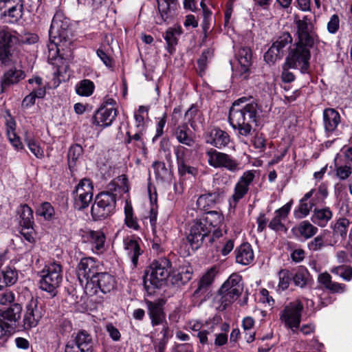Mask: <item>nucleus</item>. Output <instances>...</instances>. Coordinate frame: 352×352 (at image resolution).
I'll return each mask as SVG.
<instances>
[{
    "label": "nucleus",
    "instance_id": "nucleus-32",
    "mask_svg": "<svg viewBox=\"0 0 352 352\" xmlns=\"http://www.w3.org/2000/svg\"><path fill=\"white\" fill-rule=\"evenodd\" d=\"M318 282L331 293H343L346 285L342 283L333 282L331 275L327 272L321 273L318 277Z\"/></svg>",
    "mask_w": 352,
    "mask_h": 352
},
{
    "label": "nucleus",
    "instance_id": "nucleus-24",
    "mask_svg": "<svg viewBox=\"0 0 352 352\" xmlns=\"http://www.w3.org/2000/svg\"><path fill=\"white\" fill-rule=\"evenodd\" d=\"M21 311L22 307L21 305L13 303L6 309H0V315L10 329H12L16 327V322L21 318Z\"/></svg>",
    "mask_w": 352,
    "mask_h": 352
},
{
    "label": "nucleus",
    "instance_id": "nucleus-34",
    "mask_svg": "<svg viewBox=\"0 0 352 352\" xmlns=\"http://www.w3.org/2000/svg\"><path fill=\"white\" fill-rule=\"evenodd\" d=\"M146 304L152 325L156 326L162 324L164 320V314L160 305L149 300H147Z\"/></svg>",
    "mask_w": 352,
    "mask_h": 352
},
{
    "label": "nucleus",
    "instance_id": "nucleus-58",
    "mask_svg": "<svg viewBox=\"0 0 352 352\" xmlns=\"http://www.w3.org/2000/svg\"><path fill=\"white\" fill-rule=\"evenodd\" d=\"M327 245H330L329 242L326 243L324 242V235L320 234L315 237L308 243V248L310 250L316 252L320 250Z\"/></svg>",
    "mask_w": 352,
    "mask_h": 352
},
{
    "label": "nucleus",
    "instance_id": "nucleus-23",
    "mask_svg": "<svg viewBox=\"0 0 352 352\" xmlns=\"http://www.w3.org/2000/svg\"><path fill=\"white\" fill-rule=\"evenodd\" d=\"M85 238L94 252L101 254L105 250L106 236L102 231L90 230L87 232Z\"/></svg>",
    "mask_w": 352,
    "mask_h": 352
},
{
    "label": "nucleus",
    "instance_id": "nucleus-31",
    "mask_svg": "<svg viewBox=\"0 0 352 352\" xmlns=\"http://www.w3.org/2000/svg\"><path fill=\"white\" fill-rule=\"evenodd\" d=\"M173 135L178 142L182 144L192 146L195 143V139L186 124L178 126L175 129Z\"/></svg>",
    "mask_w": 352,
    "mask_h": 352
},
{
    "label": "nucleus",
    "instance_id": "nucleus-10",
    "mask_svg": "<svg viewBox=\"0 0 352 352\" xmlns=\"http://www.w3.org/2000/svg\"><path fill=\"white\" fill-rule=\"evenodd\" d=\"M302 310V303L296 300L284 307L280 314V319L286 327L295 331L300 326Z\"/></svg>",
    "mask_w": 352,
    "mask_h": 352
},
{
    "label": "nucleus",
    "instance_id": "nucleus-41",
    "mask_svg": "<svg viewBox=\"0 0 352 352\" xmlns=\"http://www.w3.org/2000/svg\"><path fill=\"white\" fill-rule=\"evenodd\" d=\"M192 270L191 267L188 268H180L177 274H174L172 276L173 284L177 285V286L184 285L187 283L192 278Z\"/></svg>",
    "mask_w": 352,
    "mask_h": 352
},
{
    "label": "nucleus",
    "instance_id": "nucleus-39",
    "mask_svg": "<svg viewBox=\"0 0 352 352\" xmlns=\"http://www.w3.org/2000/svg\"><path fill=\"white\" fill-rule=\"evenodd\" d=\"M211 232L213 228L219 226L223 221V216L218 212L210 210L200 217Z\"/></svg>",
    "mask_w": 352,
    "mask_h": 352
},
{
    "label": "nucleus",
    "instance_id": "nucleus-54",
    "mask_svg": "<svg viewBox=\"0 0 352 352\" xmlns=\"http://www.w3.org/2000/svg\"><path fill=\"white\" fill-rule=\"evenodd\" d=\"M331 272L342 277L345 280H350L352 277V268L350 266L340 265L331 269Z\"/></svg>",
    "mask_w": 352,
    "mask_h": 352
},
{
    "label": "nucleus",
    "instance_id": "nucleus-18",
    "mask_svg": "<svg viewBox=\"0 0 352 352\" xmlns=\"http://www.w3.org/2000/svg\"><path fill=\"white\" fill-rule=\"evenodd\" d=\"M204 138L206 144L217 148L226 147L230 141L228 133L218 127H214L206 131Z\"/></svg>",
    "mask_w": 352,
    "mask_h": 352
},
{
    "label": "nucleus",
    "instance_id": "nucleus-49",
    "mask_svg": "<svg viewBox=\"0 0 352 352\" xmlns=\"http://www.w3.org/2000/svg\"><path fill=\"white\" fill-rule=\"evenodd\" d=\"M20 217L21 220L20 224L21 226H30L33 225V211L27 204L21 206Z\"/></svg>",
    "mask_w": 352,
    "mask_h": 352
},
{
    "label": "nucleus",
    "instance_id": "nucleus-35",
    "mask_svg": "<svg viewBox=\"0 0 352 352\" xmlns=\"http://www.w3.org/2000/svg\"><path fill=\"white\" fill-rule=\"evenodd\" d=\"M182 34V30L179 26L169 28L165 32L164 38L167 44V50L170 54H173L175 52V46L177 45L178 38Z\"/></svg>",
    "mask_w": 352,
    "mask_h": 352
},
{
    "label": "nucleus",
    "instance_id": "nucleus-40",
    "mask_svg": "<svg viewBox=\"0 0 352 352\" xmlns=\"http://www.w3.org/2000/svg\"><path fill=\"white\" fill-rule=\"evenodd\" d=\"M75 89L78 95L89 97L93 94L95 89V85L91 80L89 79H83L76 84Z\"/></svg>",
    "mask_w": 352,
    "mask_h": 352
},
{
    "label": "nucleus",
    "instance_id": "nucleus-29",
    "mask_svg": "<svg viewBox=\"0 0 352 352\" xmlns=\"http://www.w3.org/2000/svg\"><path fill=\"white\" fill-rule=\"evenodd\" d=\"M162 21L171 18L179 6L177 0H157Z\"/></svg>",
    "mask_w": 352,
    "mask_h": 352
},
{
    "label": "nucleus",
    "instance_id": "nucleus-62",
    "mask_svg": "<svg viewBox=\"0 0 352 352\" xmlns=\"http://www.w3.org/2000/svg\"><path fill=\"white\" fill-rule=\"evenodd\" d=\"M352 173L349 166H340L336 168V175L341 180H345L349 177Z\"/></svg>",
    "mask_w": 352,
    "mask_h": 352
},
{
    "label": "nucleus",
    "instance_id": "nucleus-14",
    "mask_svg": "<svg viewBox=\"0 0 352 352\" xmlns=\"http://www.w3.org/2000/svg\"><path fill=\"white\" fill-rule=\"evenodd\" d=\"M100 272H98V265L97 261L91 257L82 258L78 265L77 276L79 282L84 287Z\"/></svg>",
    "mask_w": 352,
    "mask_h": 352
},
{
    "label": "nucleus",
    "instance_id": "nucleus-20",
    "mask_svg": "<svg viewBox=\"0 0 352 352\" xmlns=\"http://www.w3.org/2000/svg\"><path fill=\"white\" fill-rule=\"evenodd\" d=\"M117 116L115 107L102 106L94 114L93 124L101 127H107L111 124Z\"/></svg>",
    "mask_w": 352,
    "mask_h": 352
},
{
    "label": "nucleus",
    "instance_id": "nucleus-33",
    "mask_svg": "<svg viewBox=\"0 0 352 352\" xmlns=\"http://www.w3.org/2000/svg\"><path fill=\"white\" fill-rule=\"evenodd\" d=\"M332 217L333 212L328 207L315 208L311 219L314 223L323 228L327 226Z\"/></svg>",
    "mask_w": 352,
    "mask_h": 352
},
{
    "label": "nucleus",
    "instance_id": "nucleus-28",
    "mask_svg": "<svg viewBox=\"0 0 352 352\" xmlns=\"http://www.w3.org/2000/svg\"><path fill=\"white\" fill-rule=\"evenodd\" d=\"M314 190L311 189L305 194L304 197L300 200L298 210L294 212V215L296 218L302 219L307 217L315 206L316 203L314 199H311L309 202L307 203V201L314 195Z\"/></svg>",
    "mask_w": 352,
    "mask_h": 352
},
{
    "label": "nucleus",
    "instance_id": "nucleus-6",
    "mask_svg": "<svg viewBox=\"0 0 352 352\" xmlns=\"http://www.w3.org/2000/svg\"><path fill=\"white\" fill-rule=\"evenodd\" d=\"M62 281V266L56 262L50 263L46 265L41 272L39 287L50 293L52 296H55Z\"/></svg>",
    "mask_w": 352,
    "mask_h": 352
},
{
    "label": "nucleus",
    "instance_id": "nucleus-19",
    "mask_svg": "<svg viewBox=\"0 0 352 352\" xmlns=\"http://www.w3.org/2000/svg\"><path fill=\"white\" fill-rule=\"evenodd\" d=\"M225 194L226 190L223 188H217L211 192L200 195L197 199V205L200 209L207 210L219 204Z\"/></svg>",
    "mask_w": 352,
    "mask_h": 352
},
{
    "label": "nucleus",
    "instance_id": "nucleus-42",
    "mask_svg": "<svg viewBox=\"0 0 352 352\" xmlns=\"http://www.w3.org/2000/svg\"><path fill=\"white\" fill-rule=\"evenodd\" d=\"M36 214L46 221H52L55 218V210L50 202L45 201L38 207Z\"/></svg>",
    "mask_w": 352,
    "mask_h": 352
},
{
    "label": "nucleus",
    "instance_id": "nucleus-12",
    "mask_svg": "<svg viewBox=\"0 0 352 352\" xmlns=\"http://www.w3.org/2000/svg\"><path fill=\"white\" fill-rule=\"evenodd\" d=\"M293 38L290 33L285 32L279 35L272 46L265 53L264 60L268 64H274L284 55L285 48L291 45Z\"/></svg>",
    "mask_w": 352,
    "mask_h": 352
},
{
    "label": "nucleus",
    "instance_id": "nucleus-17",
    "mask_svg": "<svg viewBox=\"0 0 352 352\" xmlns=\"http://www.w3.org/2000/svg\"><path fill=\"white\" fill-rule=\"evenodd\" d=\"M26 310L23 316V327L30 329L36 327L43 316L42 307L38 306L37 298H32L26 305Z\"/></svg>",
    "mask_w": 352,
    "mask_h": 352
},
{
    "label": "nucleus",
    "instance_id": "nucleus-37",
    "mask_svg": "<svg viewBox=\"0 0 352 352\" xmlns=\"http://www.w3.org/2000/svg\"><path fill=\"white\" fill-rule=\"evenodd\" d=\"M25 72L21 69H10L6 72L1 80V85L3 88L10 86L11 85L19 82L21 79L25 78Z\"/></svg>",
    "mask_w": 352,
    "mask_h": 352
},
{
    "label": "nucleus",
    "instance_id": "nucleus-7",
    "mask_svg": "<svg viewBox=\"0 0 352 352\" xmlns=\"http://www.w3.org/2000/svg\"><path fill=\"white\" fill-rule=\"evenodd\" d=\"M116 195L109 192L98 193L91 206V214L94 221L102 220L111 216L115 212Z\"/></svg>",
    "mask_w": 352,
    "mask_h": 352
},
{
    "label": "nucleus",
    "instance_id": "nucleus-61",
    "mask_svg": "<svg viewBox=\"0 0 352 352\" xmlns=\"http://www.w3.org/2000/svg\"><path fill=\"white\" fill-rule=\"evenodd\" d=\"M213 327H210L208 329H204L202 331H199L197 333V337L199 340V342L202 344H209V338L212 337V333L213 332Z\"/></svg>",
    "mask_w": 352,
    "mask_h": 352
},
{
    "label": "nucleus",
    "instance_id": "nucleus-38",
    "mask_svg": "<svg viewBox=\"0 0 352 352\" xmlns=\"http://www.w3.org/2000/svg\"><path fill=\"white\" fill-rule=\"evenodd\" d=\"M239 63L241 67V73L246 74L252 65V52L249 47H241L236 54Z\"/></svg>",
    "mask_w": 352,
    "mask_h": 352
},
{
    "label": "nucleus",
    "instance_id": "nucleus-56",
    "mask_svg": "<svg viewBox=\"0 0 352 352\" xmlns=\"http://www.w3.org/2000/svg\"><path fill=\"white\" fill-rule=\"evenodd\" d=\"M213 52H214L212 49H206L203 51L199 58L197 60L198 69L200 74L205 72L208 63V60L212 57Z\"/></svg>",
    "mask_w": 352,
    "mask_h": 352
},
{
    "label": "nucleus",
    "instance_id": "nucleus-4",
    "mask_svg": "<svg viewBox=\"0 0 352 352\" xmlns=\"http://www.w3.org/2000/svg\"><path fill=\"white\" fill-rule=\"evenodd\" d=\"M243 291L242 277L236 274H232L220 287L216 296V300L219 304L218 309L223 311L234 302Z\"/></svg>",
    "mask_w": 352,
    "mask_h": 352
},
{
    "label": "nucleus",
    "instance_id": "nucleus-1",
    "mask_svg": "<svg viewBox=\"0 0 352 352\" xmlns=\"http://www.w3.org/2000/svg\"><path fill=\"white\" fill-rule=\"evenodd\" d=\"M38 40L36 34L28 33L21 35L8 26H0V63L23 69L32 68V64L21 47L25 44L36 43Z\"/></svg>",
    "mask_w": 352,
    "mask_h": 352
},
{
    "label": "nucleus",
    "instance_id": "nucleus-43",
    "mask_svg": "<svg viewBox=\"0 0 352 352\" xmlns=\"http://www.w3.org/2000/svg\"><path fill=\"white\" fill-rule=\"evenodd\" d=\"M177 167L190 162V151L183 146L178 145L174 147Z\"/></svg>",
    "mask_w": 352,
    "mask_h": 352
},
{
    "label": "nucleus",
    "instance_id": "nucleus-47",
    "mask_svg": "<svg viewBox=\"0 0 352 352\" xmlns=\"http://www.w3.org/2000/svg\"><path fill=\"white\" fill-rule=\"evenodd\" d=\"M25 142L30 150V151L37 157L42 158L44 157V151L40 146L37 140L33 137L26 135Z\"/></svg>",
    "mask_w": 352,
    "mask_h": 352
},
{
    "label": "nucleus",
    "instance_id": "nucleus-51",
    "mask_svg": "<svg viewBox=\"0 0 352 352\" xmlns=\"http://www.w3.org/2000/svg\"><path fill=\"white\" fill-rule=\"evenodd\" d=\"M143 135H144V130H140L138 129V131H137L135 133L132 135L130 131L126 132V139L125 140V144H129L132 142L134 143V145L135 146H138L139 148L143 147L145 145L144 139H143Z\"/></svg>",
    "mask_w": 352,
    "mask_h": 352
},
{
    "label": "nucleus",
    "instance_id": "nucleus-63",
    "mask_svg": "<svg viewBox=\"0 0 352 352\" xmlns=\"http://www.w3.org/2000/svg\"><path fill=\"white\" fill-rule=\"evenodd\" d=\"M340 27V19L337 14H333L327 23V30L331 34L337 32Z\"/></svg>",
    "mask_w": 352,
    "mask_h": 352
},
{
    "label": "nucleus",
    "instance_id": "nucleus-48",
    "mask_svg": "<svg viewBox=\"0 0 352 352\" xmlns=\"http://www.w3.org/2000/svg\"><path fill=\"white\" fill-rule=\"evenodd\" d=\"M82 147L79 144H74L70 146L67 154L68 166L70 169L75 166L76 162L82 155Z\"/></svg>",
    "mask_w": 352,
    "mask_h": 352
},
{
    "label": "nucleus",
    "instance_id": "nucleus-8",
    "mask_svg": "<svg viewBox=\"0 0 352 352\" xmlns=\"http://www.w3.org/2000/svg\"><path fill=\"white\" fill-rule=\"evenodd\" d=\"M208 164L214 168H225L231 173L241 170L240 163L232 155L217 151L214 148L206 151Z\"/></svg>",
    "mask_w": 352,
    "mask_h": 352
},
{
    "label": "nucleus",
    "instance_id": "nucleus-21",
    "mask_svg": "<svg viewBox=\"0 0 352 352\" xmlns=\"http://www.w3.org/2000/svg\"><path fill=\"white\" fill-rule=\"evenodd\" d=\"M351 223V221L346 217H340L335 223H331V228L333 230V239L329 241L331 245H335L338 242L341 243L345 240L348 228Z\"/></svg>",
    "mask_w": 352,
    "mask_h": 352
},
{
    "label": "nucleus",
    "instance_id": "nucleus-52",
    "mask_svg": "<svg viewBox=\"0 0 352 352\" xmlns=\"http://www.w3.org/2000/svg\"><path fill=\"white\" fill-rule=\"evenodd\" d=\"M185 118L188 120L190 126L195 129L197 122H201V113L198 109L192 105L185 113Z\"/></svg>",
    "mask_w": 352,
    "mask_h": 352
},
{
    "label": "nucleus",
    "instance_id": "nucleus-64",
    "mask_svg": "<svg viewBox=\"0 0 352 352\" xmlns=\"http://www.w3.org/2000/svg\"><path fill=\"white\" fill-rule=\"evenodd\" d=\"M14 294L11 291H6L0 294V304L1 305H10L14 302Z\"/></svg>",
    "mask_w": 352,
    "mask_h": 352
},
{
    "label": "nucleus",
    "instance_id": "nucleus-22",
    "mask_svg": "<svg viewBox=\"0 0 352 352\" xmlns=\"http://www.w3.org/2000/svg\"><path fill=\"white\" fill-rule=\"evenodd\" d=\"M341 122L340 113L334 109L327 108L323 111V125L328 135L334 133Z\"/></svg>",
    "mask_w": 352,
    "mask_h": 352
},
{
    "label": "nucleus",
    "instance_id": "nucleus-11",
    "mask_svg": "<svg viewBox=\"0 0 352 352\" xmlns=\"http://www.w3.org/2000/svg\"><path fill=\"white\" fill-rule=\"evenodd\" d=\"M256 171L254 170H246L239 178L236 183L233 193L229 199V204L231 208H235L239 201L248 194L250 186L255 178Z\"/></svg>",
    "mask_w": 352,
    "mask_h": 352
},
{
    "label": "nucleus",
    "instance_id": "nucleus-45",
    "mask_svg": "<svg viewBox=\"0 0 352 352\" xmlns=\"http://www.w3.org/2000/svg\"><path fill=\"white\" fill-rule=\"evenodd\" d=\"M90 195L94 194L93 183L89 179L84 178L80 181L76 186L74 195Z\"/></svg>",
    "mask_w": 352,
    "mask_h": 352
},
{
    "label": "nucleus",
    "instance_id": "nucleus-25",
    "mask_svg": "<svg viewBox=\"0 0 352 352\" xmlns=\"http://www.w3.org/2000/svg\"><path fill=\"white\" fill-rule=\"evenodd\" d=\"M68 27L67 21H61L58 16L55 15L50 28V36L54 38H57L60 41H66L67 37H68Z\"/></svg>",
    "mask_w": 352,
    "mask_h": 352
},
{
    "label": "nucleus",
    "instance_id": "nucleus-36",
    "mask_svg": "<svg viewBox=\"0 0 352 352\" xmlns=\"http://www.w3.org/2000/svg\"><path fill=\"white\" fill-rule=\"evenodd\" d=\"M18 280V272L10 266L6 267L0 273V290L5 287L14 285Z\"/></svg>",
    "mask_w": 352,
    "mask_h": 352
},
{
    "label": "nucleus",
    "instance_id": "nucleus-3",
    "mask_svg": "<svg viewBox=\"0 0 352 352\" xmlns=\"http://www.w3.org/2000/svg\"><path fill=\"white\" fill-rule=\"evenodd\" d=\"M171 262L166 258L154 260L145 270L144 287L147 293L151 294L153 289L166 284L171 272Z\"/></svg>",
    "mask_w": 352,
    "mask_h": 352
},
{
    "label": "nucleus",
    "instance_id": "nucleus-5",
    "mask_svg": "<svg viewBox=\"0 0 352 352\" xmlns=\"http://www.w3.org/2000/svg\"><path fill=\"white\" fill-rule=\"evenodd\" d=\"M296 32L294 45L311 50L319 42V37L314 30L311 19L304 16L302 19L295 20Z\"/></svg>",
    "mask_w": 352,
    "mask_h": 352
},
{
    "label": "nucleus",
    "instance_id": "nucleus-26",
    "mask_svg": "<svg viewBox=\"0 0 352 352\" xmlns=\"http://www.w3.org/2000/svg\"><path fill=\"white\" fill-rule=\"evenodd\" d=\"M140 239L127 238L124 240V248L126 255L131 259L133 267H136L139 256L143 251L140 245Z\"/></svg>",
    "mask_w": 352,
    "mask_h": 352
},
{
    "label": "nucleus",
    "instance_id": "nucleus-27",
    "mask_svg": "<svg viewBox=\"0 0 352 352\" xmlns=\"http://www.w3.org/2000/svg\"><path fill=\"white\" fill-rule=\"evenodd\" d=\"M216 275V270L213 267L208 270L199 280L197 287L193 292L194 297H200L206 294Z\"/></svg>",
    "mask_w": 352,
    "mask_h": 352
},
{
    "label": "nucleus",
    "instance_id": "nucleus-15",
    "mask_svg": "<svg viewBox=\"0 0 352 352\" xmlns=\"http://www.w3.org/2000/svg\"><path fill=\"white\" fill-rule=\"evenodd\" d=\"M72 338L66 343L65 352H93L94 342L87 331H80Z\"/></svg>",
    "mask_w": 352,
    "mask_h": 352
},
{
    "label": "nucleus",
    "instance_id": "nucleus-57",
    "mask_svg": "<svg viewBox=\"0 0 352 352\" xmlns=\"http://www.w3.org/2000/svg\"><path fill=\"white\" fill-rule=\"evenodd\" d=\"M279 283L278 287L282 290L287 289L290 281L292 280V273L287 270H281L278 273Z\"/></svg>",
    "mask_w": 352,
    "mask_h": 352
},
{
    "label": "nucleus",
    "instance_id": "nucleus-60",
    "mask_svg": "<svg viewBox=\"0 0 352 352\" xmlns=\"http://www.w3.org/2000/svg\"><path fill=\"white\" fill-rule=\"evenodd\" d=\"M32 226L33 225L30 226H21L22 228L20 232L23 238L30 243H34L35 242V232Z\"/></svg>",
    "mask_w": 352,
    "mask_h": 352
},
{
    "label": "nucleus",
    "instance_id": "nucleus-2",
    "mask_svg": "<svg viewBox=\"0 0 352 352\" xmlns=\"http://www.w3.org/2000/svg\"><path fill=\"white\" fill-rule=\"evenodd\" d=\"M247 100L246 97L235 100L229 111L228 122L239 139L252 136L260 120L258 104L252 101L243 104Z\"/></svg>",
    "mask_w": 352,
    "mask_h": 352
},
{
    "label": "nucleus",
    "instance_id": "nucleus-59",
    "mask_svg": "<svg viewBox=\"0 0 352 352\" xmlns=\"http://www.w3.org/2000/svg\"><path fill=\"white\" fill-rule=\"evenodd\" d=\"M153 168H154L155 175L157 177L164 179L168 175V170L166 167V165L162 162H154L153 164Z\"/></svg>",
    "mask_w": 352,
    "mask_h": 352
},
{
    "label": "nucleus",
    "instance_id": "nucleus-16",
    "mask_svg": "<svg viewBox=\"0 0 352 352\" xmlns=\"http://www.w3.org/2000/svg\"><path fill=\"white\" fill-rule=\"evenodd\" d=\"M210 232L208 229L201 217L197 218L189 224V233L187 240L192 246L197 249L203 243L205 237L208 236Z\"/></svg>",
    "mask_w": 352,
    "mask_h": 352
},
{
    "label": "nucleus",
    "instance_id": "nucleus-13",
    "mask_svg": "<svg viewBox=\"0 0 352 352\" xmlns=\"http://www.w3.org/2000/svg\"><path fill=\"white\" fill-rule=\"evenodd\" d=\"M116 287L115 278L107 272H101L94 278L93 282L85 287V292L87 294L94 295L96 294L98 288L102 293L107 294L114 290Z\"/></svg>",
    "mask_w": 352,
    "mask_h": 352
},
{
    "label": "nucleus",
    "instance_id": "nucleus-46",
    "mask_svg": "<svg viewBox=\"0 0 352 352\" xmlns=\"http://www.w3.org/2000/svg\"><path fill=\"white\" fill-rule=\"evenodd\" d=\"M298 230L302 236L305 239H309L317 233L318 228L314 226L309 221H303L299 224Z\"/></svg>",
    "mask_w": 352,
    "mask_h": 352
},
{
    "label": "nucleus",
    "instance_id": "nucleus-53",
    "mask_svg": "<svg viewBox=\"0 0 352 352\" xmlns=\"http://www.w3.org/2000/svg\"><path fill=\"white\" fill-rule=\"evenodd\" d=\"M94 194L90 195H74V207L78 210L87 208L93 199Z\"/></svg>",
    "mask_w": 352,
    "mask_h": 352
},
{
    "label": "nucleus",
    "instance_id": "nucleus-9",
    "mask_svg": "<svg viewBox=\"0 0 352 352\" xmlns=\"http://www.w3.org/2000/svg\"><path fill=\"white\" fill-rule=\"evenodd\" d=\"M311 50L294 45L285 58L286 65L306 73L310 67Z\"/></svg>",
    "mask_w": 352,
    "mask_h": 352
},
{
    "label": "nucleus",
    "instance_id": "nucleus-50",
    "mask_svg": "<svg viewBox=\"0 0 352 352\" xmlns=\"http://www.w3.org/2000/svg\"><path fill=\"white\" fill-rule=\"evenodd\" d=\"M3 15L9 16L11 19V22L18 21L23 16V4L20 2L14 6L6 10Z\"/></svg>",
    "mask_w": 352,
    "mask_h": 352
},
{
    "label": "nucleus",
    "instance_id": "nucleus-55",
    "mask_svg": "<svg viewBox=\"0 0 352 352\" xmlns=\"http://www.w3.org/2000/svg\"><path fill=\"white\" fill-rule=\"evenodd\" d=\"M30 84L36 83L37 87H34L31 94H32L36 98H43L45 96L46 91L44 85H42V78L40 77H36L28 80Z\"/></svg>",
    "mask_w": 352,
    "mask_h": 352
},
{
    "label": "nucleus",
    "instance_id": "nucleus-30",
    "mask_svg": "<svg viewBox=\"0 0 352 352\" xmlns=\"http://www.w3.org/2000/svg\"><path fill=\"white\" fill-rule=\"evenodd\" d=\"M236 261L243 265L252 263L254 260V252L252 246L248 243H243L235 250Z\"/></svg>",
    "mask_w": 352,
    "mask_h": 352
},
{
    "label": "nucleus",
    "instance_id": "nucleus-44",
    "mask_svg": "<svg viewBox=\"0 0 352 352\" xmlns=\"http://www.w3.org/2000/svg\"><path fill=\"white\" fill-rule=\"evenodd\" d=\"M292 280L296 286L304 287L309 278V274L304 267L298 268L295 274H292Z\"/></svg>",
    "mask_w": 352,
    "mask_h": 352
}]
</instances>
